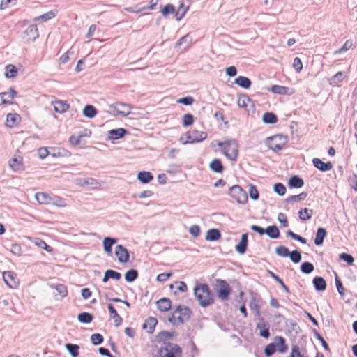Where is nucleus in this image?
Wrapping results in <instances>:
<instances>
[{
  "mask_svg": "<svg viewBox=\"0 0 357 357\" xmlns=\"http://www.w3.org/2000/svg\"><path fill=\"white\" fill-rule=\"evenodd\" d=\"M194 294L202 307H206L214 302L213 297L206 284H197L194 288Z\"/></svg>",
  "mask_w": 357,
  "mask_h": 357,
  "instance_id": "f257e3e1",
  "label": "nucleus"
},
{
  "mask_svg": "<svg viewBox=\"0 0 357 357\" xmlns=\"http://www.w3.org/2000/svg\"><path fill=\"white\" fill-rule=\"evenodd\" d=\"M221 148L222 154L230 161L236 162L238 155V144L236 139H231L225 142H215Z\"/></svg>",
  "mask_w": 357,
  "mask_h": 357,
  "instance_id": "f03ea898",
  "label": "nucleus"
},
{
  "mask_svg": "<svg viewBox=\"0 0 357 357\" xmlns=\"http://www.w3.org/2000/svg\"><path fill=\"white\" fill-rule=\"evenodd\" d=\"M181 347L173 343H164L158 351V357H181Z\"/></svg>",
  "mask_w": 357,
  "mask_h": 357,
  "instance_id": "7ed1b4c3",
  "label": "nucleus"
},
{
  "mask_svg": "<svg viewBox=\"0 0 357 357\" xmlns=\"http://www.w3.org/2000/svg\"><path fill=\"white\" fill-rule=\"evenodd\" d=\"M287 142V137L282 135H276L267 138V146L274 152L280 151Z\"/></svg>",
  "mask_w": 357,
  "mask_h": 357,
  "instance_id": "20e7f679",
  "label": "nucleus"
},
{
  "mask_svg": "<svg viewBox=\"0 0 357 357\" xmlns=\"http://www.w3.org/2000/svg\"><path fill=\"white\" fill-rule=\"evenodd\" d=\"M215 290L218 297L221 301H227L231 293V288L229 284L224 280L217 279L215 280Z\"/></svg>",
  "mask_w": 357,
  "mask_h": 357,
  "instance_id": "39448f33",
  "label": "nucleus"
},
{
  "mask_svg": "<svg viewBox=\"0 0 357 357\" xmlns=\"http://www.w3.org/2000/svg\"><path fill=\"white\" fill-rule=\"evenodd\" d=\"M190 314L191 310L188 307L178 305L172 317L169 318V321L172 322L176 319H178L179 322L183 323L190 319Z\"/></svg>",
  "mask_w": 357,
  "mask_h": 357,
  "instance_id": "423d86ee",
  "label": "nucleus"
},
{
  "mask_svg": "<svg viewBox=\"0 0 357 357\" xmlns=\"http://www.w3.org/2000/svg\"><path fill=\"white\" fill-rule=\"evenodd\" d=\"M229 195L236 200L238 204H244L248 201V195L239 185H236L230 188Z\"/></svg>",
  "mask_w": 357,
  "mask_h": 357,
  "instance_id": "0eeeda50",
  "label": "nucleus"
},
{
  "mask_svg": "<svg viewBox=\"0 0 357 357\" xmlns=\"http://www.w3.org/2000/svg\"><path fill=\"white\" fill-rule=\"evenodd\" d=\"M109 107L116 112V115L126 116L131 113L132 107L130 105L123 102H115Z\"/></svg>",
  "mask_w": 357,
  "mask_h": 357,
  "instance_id": "6e6552de",
  "label": "nucleus"
},
{
  "mask_svg": "<svg viewBox=\"0 0 357 357\" xmlns=\"http://www.w3.org/2000/svg\"><path fill=\"white\" fill-rule=\"evenodd\" d=\"M2 277L4 282L10 289H16L18 286L19 282L16 275L12 271H4L2 273Z\"/></svg>",
  "mask_w": 357,
  "mask_h": 357,
  "instance_id": "1a4fd4ad",
  "label": "nucleus"
},
{
  "mask_svg": "<svg viewBox=\"0 0 357 357\" xmlns=\"http://www.w3.org/2000/svg\"><path fill=\"white\" fill-rule=\"evenodd\" d=\"M39 34L36 24L29 25L23 32V38L26 41H33Z\"/></svg>",
  "mask_w": 357,
  "mask_h": 357,
  "instance_id": "9d476101",
  "label": "nucleus"
},
{
  "mask_svg": "<svg viewBox=\"0 0 357 357\" xmlns=\"http://www.w3.org/2000/svg\"><path fill=\"white\" fill-rule=\"evenodd\" d=\"M256 328L259 331V335L267 339L270 336L269 324L262 317H258Z\"/></svg>",
  "mask_w": 357,
  "mask_h": 357,
  "instance_id": "9b49d317",
  "label": "nucleus"
},
{
  "mask_svg": "<svg viewBox=\"0 0 357 357\" xmlns=\"http://www.w3.org/2000/svg\"><path fill=\"white\" fill-rule=\"evenodd\" d=\"M115 255L121 263H126L129 260V253L122 245H118L115 248Z\"/></svg>",
  "mask_w": 357,
  "mask_h": 357,
  "instance_id": "f8f14e48",
  "label": "nucleus"
},
{
  "mask_svg": "<svg viewBox=\"0 0 357 357\" xmlns=\"http://www.w3.org/2000/svg\"><path fill=\"white\" fill-rule=\"evenodd\" d=\"M50 155L53 158H68L71 153L63 148L50 147Z\"/></svg>",
  "mask_w": 357,
  "mask_h": 357,
  "instance_id": "ddd939ff",
  "label": "nucleus"
},
{
  "mask_svg": "<svg viewBox=\"0 0 357 357\" xmlns=\"http://www.w3.org/2000/svg\"><path fill=\"white\" fill-rule=\"evenodd\" d=\"M17 96V92L12 88L8 92L0 93V105L11 103V100Z\"/></svg>",
  "mask_w": 357,
  "mask_h": 357,
  "instance_id": "4468645a",
  "label": "nucleus"
},
{
  "mask_svg": "<svg viewBox=\"0 0 357 357\" xmlns=\"http://www.w3.org/2000/svg\"><path fill=\"white\" fill-rule=\"evenodd\" d=\"M314 166L321 172H326L332 169L333 165L331 162H324L319 158H314L312 160Z\"/></svg>",
  "mask_w": 357,
  "mask_h": 357,
  "instance_id": "2eb2a0df",
  "label": "nucleus"
},
{
  "mask_svg": "<svg viewBox=\"0 0 357 357\" xmlns=\"http://www.w3.org/2000/svg\"><path fill=\"white\" fill-rule=\"evenodd\" d=\"M54 111L59 114L66 112L69 109V105L63 100H57L52 102Z\"/></svg>",
  "mask_w": 357,
  "mask_h": 357,
  "instance_id": "dca6fc26",
  "label": "nucleus"
},
{
  "mask_svg": "<svg viewBox=\"0 0 357 357\" xmlns=\"http://www.w3.org/2000/svg\"><path fill=\"white\" fill-rule=\"evenodd\" d=\"M35 198L40 204H51L52 202V197L45 192H37L35 195Z\"/></svg>",
  "mask_w": 357,
  "mask_h": 357,
  "instance_id": "f3484780",
  "label": "nucleus"
},
{
  "mask_svg": "<svg viewBox=\"0 0 357 357\" xmlns=\"http://www.w3.org/2000/svg\"><path fill=\"white\" fill-rule=\"evenodd\" d=\"M107 308L111 317L114 319L115 326H119L122 323V318L119 315L116 310L112 304L107 305Z\"/></svg>",
  "mask_w": 357,
  "mask_h": 357,
  "instance_id": "a211bd4d",
  "label": "nucleus"
},
{
  "mask_svg": "<svg viewBox=\"0 0 357 357\" xmlns=\"http://www.w3.org/2000/svg\"><path fill=\"white\" fill-rule=\"evenodd\" d=\"M248 245V234H243L241 236L240 242L236 245V250L239 254H244Z\"/></svg>",
  "mask_w": 357,
  "mask_h": 357,
  "instance_id": "6ab92c4d",
  "label": "nucleus"
},
{
  "mask_svg": "<svg viewBox=\"0 0 357 357\" xmlns=\"http://www.w3.org/2000/svg\"><path fill=\"white\" fill-rule=\"evenodd\" d=\"M126 133L124 128H118L110 130L108 132V137L109 139H119L123 137Z\"/></svg>",
  "mask_w": 357,
  "mask_h": 357,
  "instance_id": "aec40b11",
  "label": "nucleus"
},
{
  "mask_svg": "<svg viewBox=\"0 0 357 357\" xmlns=\"http://www.w3.org/2000/svg\"><path fill=\"white\" fill-rule=\"evenodd\" d=\"M121 275L120 273L113 270H107L105 273L104 277L102 278V282L104 283H106L109 280V279L119 280L121 279Z\"/></svg>",
  "mask_w": 357,
  "mask_h": 357,
  "instance_id": "412c9836",
  "label": "nucleus"
},
{
  "mask_svg": "<svg viewBox=\"0 0 357 357\" xmlns=\"http://www.w3.org/2000/svg\"><path fill=\"white\" fill-rule=\"evenodd\" d=\"M9 166L15 172L22 170V158L20 157L12 158L9 162Z\"/></svg>",
  "mask_w": 357,
  "mask_h": 357,
  "instance_id": "4be33fe9",
  "label": "nucleus"
},
{
  "mask_svg": "<svg viewBox=\"0 0 357 357\" xmlns=\"http://www.w3.org/2000/svg\"><path fill=\"white\" fill-rule=\"evenodd\" d=\"M156 303L158 310L162 312H167L171 308V301L168 298H160Z\"/></svg>",
  "mask_w": 357,
  "mask_h": 357,
  "instance_id": "5701e85b",
  "label": "nucleus"
},
{
  "mask_svg": "<svg viewBox=\"0 0 357 357\" xmlns=\"http://www.w3.org/2000/svg\"><path fill=\"white\" fill-rule=\"evenodd\" d=\"M313 284L316 290L319 291H322L326 288V282L322 277H315L313 279Z\"/></svg>",
  "mask_w": 357,
  "mask_h": 357,
  "instance_id": "b1692460",
  "label": "nucleus"
},
{
  "mask_svg": "<svg viewBox=\"0 0 357 357\" xmlns=\"http://www.w3.org/2000/svg\"><path fill=\"white\" fill-rule=\"evenodd\" d=\"M20 116L17 114L10 113L7 115L6 121L8 126L10 128L14 127L20 123Z\"/></svg>",
  "mask_w": 357,
  "mask_h": 357,
  "instance_id": "393cba45",
  "label": "nucleus"
},
{
  "mask_svg": "<svg viewBox=\"0 0 357 357\" xmlns=\"http://www.w3.org/2000/svg\"><path fill=\"white\" fill-rule=\"evenodd\" d=\"M327 231L324 228H319L314 239V243L317 245H321L323 244L324 240L326 236Z\"/></svg>",
  "mask_w": 357,
  "mask_h": 357,
  "instance_id": "a878e982",
  "label": "nucleus"
},
{
  "mask_svg": "<svg viewBox=\"0 0 357 357\" xmlns=\"http://www.w3.org/2000/svg\"><path fill=\"white\" fill-rule=\"evenodd\" d=\"M275 344L276 349L280 353H284L287 349V346L285 344V340L280 336H277L275 338Z\"/></svg>",
  "mask_w": 357,
  "mask_h": 357,
  "instance_id": "bb28decb",
  "label": "nucleus"
},
{
  "mask_svg": "<svg viewBox=\"0 0 357 357\" xmlns=\"http://www.w3.org/2000/svg\"><path fill=\"white\" fill-rule=\"evenodd\" d=\"M234 83L243 89H248L251 85V81L244 76H238L236 77Z\"/></svg>",
  "mask_w": 357,
  "mask_h": 357,
  "instance_id": "cd10ccee",
  "label": "nucleus"
},
{
  "mask_svg": "<svg viewBox=\"0 0 357 357\" xmlns=\"http://www.w3.org/2000/svg\"><path fill=\"white\" fill-rule=\"evenodd\" d=\"M116 243V238L106 237L103 240L104 250L109 255L112 253V247Z\"/></svg>",
  "mask_w": 357,
  "mask_h": 357,
  "instance_id": "c85d7f7f",
  "label": "nucleus"
},
{
  "mask_svg": "<svg viewBox=\"0 0 357 357\" xmlns=\"http://www.w3.org/2000/svg\"><path fill=\"white\" fill-rule=\"evenodd\" d=\"M210 169L216 173H221L223 171V166L220 159H213L209 164Z\"/></svg>",
  "mask_w": 357,
  "mask_h": 357,
  "instance_id": "c756f323",
  "label": "nucleus"
},
{
  "mask_svg": "<svg viewBox=\"0 0 357 357\" xmlns=\"http://www.w3.org/2000/svg\"><path fill=\"white\" fill-rule=\"evenodd\" d=\"M137 178L142 183H148L153 179V176L149 172L142 171L138 173Z\"/></svg>",
  "mask_w": 357,
  "mask_h": 357,
  "instance_id": "7c9ffc66",
  "label": "nucleus"
},
{
  "mask_svg": "<svg viewBox=\"0 0 357 357\" xmlns=\"http://www.w3.org/2000/svg\"><path fill=\"white\" fill-rule=\"evenodd\" d=\"M158 323V321L155 318L149 317L148 318L144 324H143V328L147 329L149 333H152Z\"/></svg>",
  "mask_w": 357,
  "mask_h": 357,
  "instance_id": "2f4dec72",
  "label": "nucleus"
},
{
  "mask_svg": "<svg viewBox=\"0 0 357 357\" xmlns=\"http://www.w3.org/2000/svg\"><path fill=\"white\" fill-rule=\"evenodd\" d=\"M188 10V6H185L183 3H181L179 7L175 10V17L176 20H181L185 15Z\"/></svg>",
  "mask_w": 357,
  "mask_h": 357,
  "instance_id": "473e14b6",
  "label": "nucleus"
},
{
  "mask_svg": "<svg viewBox=\"0 0 357 357\" xmlns=\"http://www.w3.org/2000/svg\"><path fill=\"white\" fill-rule=\"evenodd\" d=\"M304 185L303 180L298 176H293L289 180V185L292 188H299Z\"/></svg>",
  "mask_w": 357,
  "mask_h": 357,
  "instance_id": "72a5a7b5",
  "label": "nucleus"
},
{
  "mask_svg": "<svg viewBox=\"0 0 357 357\" xmlns=\"http://www.w3.org/2000/svg\"><path fill=\"white\" fill-rule=\"evenodd\" d=\"M266 234L271 238H278L280 236V231L275 225L268 226L266 229Z\"/></svg>",
  "mask_w": 357,
  "mask_h": 357,
  "instance_id": "f704fd0d",
  "label": "nucleus"
},
{
  "mask_svg": "<svg viewBox=\"0 0 357 357\" xmlns=\"http://www.w3.org/2000/svg\"><path fill=\"white\" fill-rule=\"evenodd\" d=\"M220 233L217 229H211L208 230L206 236V241H217L220 238Z\"/></svg>",
  "mask_w": 357,
  "mask_h": 357,
  "instance_id": "c9c22d12",
  "label": "nucleus"
},
{
  "mask_svg": "<svg viewBox=\"0 0 357 357\" xmlns=\"http://www.w3.org/2000/svg\"><path fill=\"white\" fill-rule=\"evenodd\" d=\"M192 42V38L188 34H186L178 40V42L176 43V47L184 45V49L186 50L190 47Z\"/></svg>",
  "mask_w": 357,
  "mask_h": 357,
  "instance_id": "e433bc0d",
  "label": "nucleus"
},
{
  "mask_svg": "<svg viewBox=\"0 0 357 357\" xmlns=\"http://www.w3.org/2000/svg\"><path fill=\"white\" fill-rule=\"evenodd\" d=\"M251 102V100L248 96L241 95L238 98L237 104L238 107L247 109Z\"/></svg>",
  "mask_w": 357,
  "mask_h": 357,
  "instance_id": "4c0bfd02",
  "label": "nucleus"
},
{
  "mask_svg": "<svg viewBox=\"0 0 357 357\" xmlns=\"http://www.w3.org/2000/svg\"><path fill=\"white\" fill-rule=\"evenodd\" d=\"M298 215L301 220L306 221L312 218L313 215V211L312 209L305 208L298 212Z\"/></svg>",
  "mask_w": 357,
  "mask_h": 357,
  "instance_id": "58836bf2",
  "label": "nucleus"
},
{
  "mask_svg": "<svg viewBox=\"0 0 357 357\" xmlns=\"http://www.w3.org/2000/svg\"><path fill=\"white\" fill-rule=\"evenodd\" d=\"M263 121L265 123L268 124H273L275 123L278 121V118L275 114L272 112H266L263 115Z\"/></svg>",
  "mask_w": 357,
  "mask_h": 357,
  "instance_id": "ea45409f",
  "label": "nucleus"
},
{
  "mask_svg": "<svg viewBox=\"0 0 357 357\" xmlns=\"http://www.w3.org/2000/svg\"><path fill=\"white\" fill-rule=\"evenodd\" d=\"M97 114L96 109L93 106L88 105L83 109V114L88 118H93Z\"/></svg>",
  "mask_w": 357,
  "mask_h": 357,
  "instance_id": "a19ab883",
  "label": "nucleus"
},
{
  "mask_svg": "<svg viewBox=\"0 0 357 357\" xmlns=\"http://www.w3.org/2000/svg\"><path fill=\"white\" fill-rule=\"evenodd\" d=\"M33 243L38 248H40L48 252H52L53 249L52 247L48 245L44 241L40 238H36L33 239Z\"/></svg>",
  "mask_w": 357,
  "mask_h": 357,
  "instance_id": "79ce46f5",
  "label": "nucleus"
},
{
  "mask_svg": "<svg viewBox=\"0 0 357 357\" xmlns=\"http://www.w3.org/2000/svg\"><path fill=\"white\" fill-rule=\"evenodd\" d=\"M17 75V70L14 65L9 64L6 67V73L5 76L7 78H13L15 77Z\"/></svg>",
  "mask_w": 357,
  "mask_h": 357,
  "instance_id": "37998d69",
  "label": "nucleus"
},
{
  "mask_svg": "<svg viewBox=\"0 0 357 357\" xmlns=\"http://www.w3.org/2000/svg\"><path fill=\"white\" fill-rule=\"evenodd\" d=\"M249 306L251 310H252L255 312V315L257 318L261 317L260 306L258 303V300L255 297L252 298V299L250 302Z\"/></svg>",
  "mask_w": 357,
  "mask_h": 357,
  "instance_id": "c03bdc74",
  "label": "nucleus"
},
{
  "mask_svg": "<svg viewBox=\"0 0 357 357\" xmlns=\"http://www.w3.org/2000/svg\"><path fill=\"white\" fill-rule=\"evenodd\" d=\"M65 348L70 354L72 357H77L78 356L79 347L77 344H73L68 343V344H65Z\"/></svg>",
  "mask_w": 357,
  "mask_h": 357,
  "instance_id": "a18cd8bd",
  "label": "nucleus"
},
{
  "mask_svg": "<svg viewBox=\"0 0 357 357\" xmlns=\"http://www.w3.org/2000/svg\"><path fill=\"white\" fill-rule=\"evenodd\" d=\"M307 196V194L305 192L300 193L297 195H291L286 199L287 203L289 202H298L304 200Z\"/></svg>",
  "mask_w": 357,
  "mask_h": 357,
  "instance_id": "49530a36",
  "label": "nucleus"
},
{
  "mask_svg": "<svg viewBox=\"0 0 357 357\" xmlns=\"http://www.w3.org/2000/svg\"><path fill=\"white\" fill-rule=\"evenodd\" d=\"M55 16H56L55 13L54 11L51 10L45 14H43L40 16L35 17L33 19V21L38 22V21L41 20L42 22H45V21H47L49 20L54 18Z\"/></svg>",
  "mask_w": 357,
  "mask_h": 357,
  "instance_id": "de8ad7c7",
  "label": "nucleus"
},
{
  "mask_svg": "<svg viewBox=\"0 0 357 357\" xmlns=\"http://www.w3.org/2000/svg\"><path fill=\"white\" fill-rule=\"evenodd\" d=\"M192 137L194 138L195 142H199L207 137V133L203 131L193 130Z\"/></svg>",
  "mask_w": 357,
  "mask_h": 357,
  "instance_id": "09e8293b",
  "label": "nucleus"
},
{
  "mask_svg": "<svg viewBox=\"0 0 357 357\" xmlns=\"http://www.w3.org/2000/svg\"><path fill=\"white\" fill-rule=\"evenodd\" d=\"M138 277V272L137 270L130 269L125 274V280L128 282L135 281Z\"/></svg>",
  "mask_w": 357,
  "mask_h": 357,
  "instance_id": "8fccbe9b",
  "label": "nucleus"
},
{
  "mask_svg": "<svg viewBox=\"0 0 357 357\" xmlns=\"http://www.w3.org/2000/svg\"><path fill=\"white\" fill-rule=\"evenodd\" d=\"M77 319L79 320V322L89 324L91 322V321L93 320V316L92 314L88 312H82L79 314Z\"/></svg>",
  "mask_w": 357,
  "mask_h": 357,
  "instance_id": "3c124183",
  "label": "nucleus"
},
{
  "mask_svg": "<svg viewBox=\"0 0 357 357\" xmlns=\"http://www.w3.org/2000/svg\"><path fill=\"white\" fill-rule=\"evenodd\" d=\"M271 91L275 94H281L284 95L288 92V88L286 86H279V85H273L271 87Z\"/></svg>",
  "mask_w": 357,
  "mask_h": 357,
  "instance_id": "603ef678",
  "label": "nucleus"
},
{
  "mask_svg": "<svg viewBox=\"0 0 357 357\" xmlns=\"http://www.w3.org/2000/svg\"><path fill=\"white\" fill-rule=\"evenodd\" d=\"M248 187V193L250 197L253 200H257L259 199V192L257 188L252 184H250Z\"/></svg>",
  "mask_w": 357,
  "mask_h": 357,
  "instance_id": "864d4df0",
  "label": "nucleus"
},
{
  "mask_svg": "<svg viewBox=\"0 0 357 357\" xmlns=\"http://www.w3.org/2000/svg\"><path fill=\"white\" fill-rule=\"evenodd\" d=\"M314 267L312 264L310 262H304L301 266V270L303 273L309 274L312 273L314 270Z\"/></svg>",
  "mask_w": 357,
  "mask_h": 357,
  "instance_id": "5fc2aeb1",
  "label": "nucleus"
},
{
  "mask_svg": "<svg viewBox=\"0 0 357 357\" xmlns=\"http://www.w3.org/2000/svg\"><path fill=\"white\" fill-rule=\"evenodd\" d=\"M52 202L51 204H53V205L56 206L60 208H65L67 206L66 203L62 198H61L59 197L54 196V197H52Z\"/></svg>",
  "mask_w": 357,
  "mask_h": 357,
  "instance_id": "6e6d98bb",
  "label": "nucleus"
},
{
  "mask_svg": "<svg viewBox=\"0 0 357 357\" xmlns=\"http://www.w3.org/2000/svg\"><path fill=\"white\" fill-rule=\"evenodd\" d=\"M275 253L280 257H286L289 256V251L286 247L280 245L275 248Z\"/></svg>",
  "mask_w": 357,
  "mask_h": 357,
  "instance_id": "4d7b16f0",
  "label": "nucleus"
},
{
  "mask_svg": "<svg viewBox=\"0 0 357 357\" xmlns=\"http://www.w3.org/2000/svg\"><path fill=\"white\" fill-rule=\"evenodd\" d=\"M352 45H353L352 41L350 40H347L341 48L335 51L334 54H338L343 52H346V51L349 50L352 47Z\"/></svg>",
  "mask_w": 357,
  "mask_h": 357,
  "instance_id": "13d9d810",
  "label": "nucleus"
},
{
  "mask_svg": "<svg viewBox=\"0 0 357 357\" xmlns=\"http://www.w3.org/2000/svg\"><path fill=\"white\" fill-rule=\"evenodd\" d=\"M289 256L294 263H298L301 260V254L299 251L294 250L291 252H289Z\"/></svg>",
  "mask_w": 357,
  "mask_h": 357,
  "instance_id": "bf43d9fd",
  "label": "nucleus"
},
{
  "mask_svg": "<svg viewBox=\"0 0 357 357\" xmlns=\"http://www.w3.org/2000/svg\"><path fill=\"white\" fill-rule=\"evenodd\" d=\"M91 341L93 344L98 345L103 342V337L99 333H94L91 336Z\"/></svg>",
  "mask_w": 357,
  "mask_h": 357,
  "instance_id": "052dcab7",
  "label": "nucleus"
},
{
  "mask_svg": "<svg viewBox=\"0 0 357 357\" xmlns=\"http://www.w3.org/2000/svg\"><path fill=\"white\" fill-rule=\"evenodd\" d=\"M162 14L164 17H167L169 13H175V8L171 4H167L162 10Z\"/></svg>",
  "mask_w": 357,
  "mask_h": 357,
  "instance_id": "680f3d73",
  "label": "nucleus"
},
{
  "mask_svg": "<svg viewBox=\"0 0 357 357\" xmlns=\"http://www.w3.org/2000/svg\"><path fill=\"white\" fill-rule=\"evenodd\" d=\"M194 118L191 114H185L183 116V125L185 127L191 126L193 123Z\"/></svg>",
  "mask_w": 357,
  "mask_h": 357,
  "instance_id": "e2e57ef3",
  "label": "nucleus"
},
{
  "mask_svg": "<svg viewBox=\"0 0 357 357\" xmlns=\"http://www.w3.org/2000/svg\"><path fill=\"white\" fill-rule=\"evenodd\" d=\"M274 191L280 196H282L285 194L286 188L284 185L280 183H275L274 185Z\"/></svg>",
  "mask_w": 357,
  "mask_h": 357,
  "instance_id": "0e129e2a",
  "label": "nucleus"
},
{
  "mask_svg": "<svg viewBox=\"0 0 357 357\" xmlns=\"http://www.w3.org/2000/svg\"><path fill=\"white\" fill-rule=\"evenodd\" d=\"M275 350H276V346L275 344V342L271 343V344H268L265 347L264 353L266 356H271V355H273L275 353Z\"/></svg>",
  "mask_w": 357,
  "mask_h": 357,
  "instance_id": "69168bd1",
  "label": "nucleus"
},
{
  "mask_svg": "<svg viewBox=\"0 0 357 357\" xmlns=\"http://www.w3.org/2000/svg\"><path fill=\"white\" fill-rule=\"evenodd\" d=\"M38 157L40 159H45L47 155H50V148L40 147L38 149Z\"/></svg>",
  "mask_w": 357,
  "mask_h": 357,
  "instance_id": "338daca9",
  "label": "nucleus"
},
{
  "mask_svg": "<svg viewBox=\"0 0 357 357\" xmlns=\"http://www.w3.org/2000/svg\"><path fill=\"white\" fill-rule=\"evenodd\" d=\"M339 258L341 260H343V261H346L349 265L353 264V263L354 261V257L351 255H350L349 254H347V253H342V254H340V256H339Z\"/></svg>",
  "mask_w": 357,
  "mask_h": 357,
  "instance_id": "774afa93",
  "label": "nucleus"
}]
</instances>
